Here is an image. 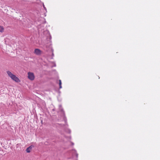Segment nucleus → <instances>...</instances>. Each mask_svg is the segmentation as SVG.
I'll return each instance as SVG.
<instances>
[{
	"label": "nucleus",
	"instance_id": "nucleus-1",
	"mask_svg": "<svg viewBox=\"0 0 160 160\" xmlns=\"http://www.w3.org/2000/svg\"><path fill=\"white\" fill-rule=\"evenodd\" d=\"M7 73L8 76L13 81L17 82H20V79L10 71H7Z\"/></svg>",
	"mask_w": 160,
	"mask_h": 160
},
{
	"label": "nucleus",
	"instance_id": "nucleus-2",
	"mask_svg": "<svg viewBox=\"0 0 160 160\" xmlns=\"http://www.w3.org/2000/svg\"><path fill=\"white\" fill-rule=\"evenodd\" d=\"M28 78L31 80H33L35 79V76L34 73L33 72H28Z\"/></svg>",
	"mask_w": 160,
	"mask_h": 160
},
{
	"label": "nucleus",
	"instance_id": "nucleus-3",
	"mask_svg": "<svg viewBox=\"0 0 160 160\" xmlns=\"http://www.w3.org/2000/svg\"><path fill=\"white\" fill-rule=\"evenodd\" d=\"M34 53L37 55H39L41 54L42 51L39 49H35L34 51Z\"/></svg>",
	"mask_w": 160,
	"mask_h": 160
},
{
	"label": "nucleus",
	"instance_id": "nucleus-4",
	"mask_svg": "<svg viewBox=\"0 0 160 160\" xmlns=\"http://www.w3.org/2000/svg\"><path fill=\"white\" fill-rule=\"evenodd\" d=\"M34 146L33 145H32L30 146L29 147L27 148L26 150V152L28 153H29L30 152L32 148H33Z\"/></svg>",
	"mask_w": 160,
	"mask_h": 160
},
{
	"label": "nucleus",
	"instance_id": "nucleus-5",
	"mask_svg": "<svg viewBox=\"0 0 160 160\" xmlns=\"http://www.w3.org/2000/svg\"><path fill=\"white\" fill-rule=\"evenodd\" d=\"M59 109L60 110L61 112H62V114L63 115L64 117L65 116V112L64 111L63 109L62 108V106L61 105H59Z\"/></svg>",
	"mask_w": 160,
	"mask_h": 160
},
{
	"label": "nucleus",
	"instance_id": "nucleus-6",
	"mask_svg": "<svg viewBox=\"0 0 160 160\" xmlns=\"http://www.w3.org/2000/svg\"><path fill=\"white\" fill-rule=\"evenodd\" d=\"M4 28L2 26H0V32H4Z\"/></svg>",
	"mask_w": 160,
	"mask_h": 160
},
{
	"label": "nucleus",
	"instance_id": "nucleus-7",
	"mask_svg": "<svg viewBox=\"0 0 160 160\" xmlns=\"http://www.w3.org/2000/svg\"><path fill=\"white\" fill-rule=\"evenodd\" d=\"M59 88H62V86H61L62 82H61V81L60 80H59Z\"/></svg>",
	"mask_w": 160,
	"mask_h": 160
},
{
	"label": "nucleus",
	"instance_id": "nucleus-8",
	"mask_svg": "<svg viewBox=\"0 0 160 160\" xmlns=\"http://www.w3.org/2000/svg\"><path fill=\"white\" fill-rule=\"evenodd\" d=\"M71 130H69V133H71Z\"/></svg>",
	"mask_w": 160,
	"mask_h": 160
},
{
	"label": "nucleus",
	"instance_id": "nucleus-9",
	"mask_svg": "<svg viewBox=\"0 0 160 160\" xmlns=\"http://www.w3.org/2000/svg\"><path fill=\"white\" fill-rule=\"evenodd\" d=\"M52 111H55V109H52Z\"/></svg>",
	"mask_w": 160,
	"mask_h": 160
},
{
	"label": "nucleus",
	"instance_id": "nucleus-10",
	"mask_svg": "<svg viewBox=\"0 0 160 160\" xmlns=\"http://www.w3.org/2000/svg\"><path fill=\"white\" fill-rule=\"evenodd\" d=\"M74 143H72V144L73 145Z\"/></svg>",
	"mask_w": 160,
	"mask_h": 160
},
{
	"label": "nucleus",
	"instance_id": "nucleus-11",
	"mask_svg": "<svg viewBox=\"0 0 160 160\" xmlns=\"http://www.w3.org/2000/svg\"><path fill=\"white\" fill-rule=\"evenodd\" d=\"M78 154H77V157L78 156Z\"/></svg>",
	"mask_w": 160,
	"mask_h": 160
}]
</instances>
